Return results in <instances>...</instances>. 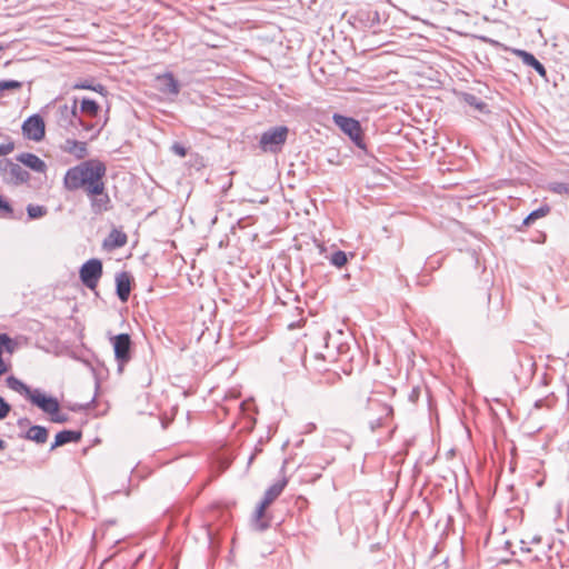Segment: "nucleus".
<instances>
[{
  "label": "nucleus",
  "instance_id": "nucleus-1",
  "mask_svg": "<svg viewBox=\"0 0 569 569\" xmlns=\"http://www.w3.org/2000/svg\"><path fill=\"white\" fill-rule=\"evenodd\" d=\"M106 173L107 168L102 161L90 159L68 169L63 186L69 191L82 189L88 193L104 182Z\"/></svg>",
  "mask_w": 569,
  "mask_h": 569
},
{
  "label": "nucleus",
  "instance_id": "nucleus-2",
  "mask_svg": "<svg viewBox=\"0 0 569 569\" xmlns=\"http://www.w3.org/2000/svg\"><path fill=\"white\" fill-rule=\"evenodd\" d=\"M332 120L339 129L360 149H366L363 130L358 120L339 113L332 116Z\"/></svg>",
  "mask_w": 569,
  "mask_h": 569
},
{
  "label": "nucleus",
  "instance_id": "nucleus-3",
  "mask_svg": "<svg viewBox=\"0 0 569 569\" xmlns=\"http://www.w3.org/2000/svg\"><path fill=\"white\" fill-rule=\"evenodd\" d=\"M288 128L279 126L262 133L259 146L263 152H278L286 143L288 137Z\"/></svg>",
  "mask_w": 569,
  "mask_h": 569
},
{
  "label": "nucleus",
  "instance_id": "nucleus-4",
  "mask_svg": "<svg viewBox=\"0 0 569 569\" xmlns=\"http://www.w3.org/2000/svg\"><path fill=\"white\" fill-rule=\"evenodd\" d=\"M82 283L94 290L102 276V262L99 259H90L82 264L79 271Z\"/></svg>",
  "mask_w": 569,
  "mask_h": 569
},
{
  "label": "nucleus",
  "instance_id": "nucleus-5",
  "mask_svg": "<svg viewBox=\"0 0 569 569\" xmlns=\"http://www.w3.org/2000/svg\"><path fill=\"white\" fill-rule=\"evenodd\" d=\"M90 200V207L94 214H102L112 208L110 196L106 190V183L89 190L86 193Z\"/></svg>",
  "mask_w": 569,
  "mask_h": 569
},
{
  "label": "nucleus",
  "instance_id": "nucleus-6",
  "mask_svg": "<svg viewBox=\"0 0 569 569\" xmlns=\"http://www.w3.org/2000/svg\"><path fill=\"white\" fill-rule=\"evenodd\" d=\"M24 138L33 141H41L46 134V123L39 114H33L24 120L22 124Z\"/></svg>",
  "mask_w": 569,
  "mask_h": 569
},
{
  "label": "nucleus",
  "instance_id": "nucleus-7",
  "mask_svg": "<svg viewBox=\"0 0 569 569\" xmlns=\"http://www.w3.org/2000/svg\"><path fill=\"white\" fill-rule=\"evenodd\" d=\"M28 397L33 405L42 409L48 415L58 411L59 402L56 398L48 397L39 391L28 390Z\"/></svg>",
  "mask_w": 569,
  "mask_h": 569
},
{
  "label": "nucleus",
  "instance_id": "nucleus-8",
  "mask_svg": "<svg viewBox=\"0 0 569 569\" xmlns=\"http://www.w3.org/2000/svg\"><path fill=\"white\" fill-rule=\"evenodd\" d=\"M287 486V480L282 479L281 481H278L277 483L272 485L263 496V499L258 507V517L261 518L266 511V509L281 495L284 487Z\"/></svg>",
  "mask_w": 569,
  "mask_h": 569
},
{
  "label": "nucleus",
  "instance_id": "nucleus-9",
  "mask_svg": "<svg viewBox=\"0 0 569 569\" xmlns=\"http://www.w3.org/2000/svg\"><path fill=\"white\" fill-rule=\"evenodd\" d=\"M128 242V236L120 229H112L103 240L102 247L108 251L121 248Z\"/></svg>",
  "mask_w": 569,
  "mask_h": 569
},
{
  "label": "nucleus",
  "instance_id": "nucleus-10",
  "mask_svg": "<svg viewBox=\"0 0 569 569\" xmlns=\"http://www.w3.org/2000/svg\"><path fill=\"white\" fill-rule=\"evenodd\" d=\"M61 149L64 152L74 156L77 159H83L88 154L87 143L74 139H67Z\"/></svg>",
  "mask_w": 569,
  "mask_h": 569
},
{
  "label": "nucleus",
  "instance_id": "nucleus-11",
  "mask_svg": "<svg viewBox=\"0 0 569 569\" xmlns=\"http://www.w3.org/2000/svg\"><path fill=\"white\" fill-rule=\"evenodd\" d=\"M512 53L520 58L525 64L532 67L542 78H547L546 68L535 58L533 54L520 49H513Z\"/></svg>",
  "mask_w": 569,
  "mask_h": 569
},
{
  "label": "nucleus",
  "instance_id": "nucleus-12",
  "mask_svg": "<svg viewBox=\"0 0 569 569\" xmlns=\"http://www.w3.org/2000/svg\"><path fill=\"white\" fill-rule=\"evenodd\" d=\"M117 295L122 302H126L131 291V277L127 272H121L116 278Z\"/></svg>",
  "mask_w": 569,
  "mask_h": 569
},
{
  "label": "nucleus",
  "instance_id": "nucleus-13",
  "mask_svg": "<svg viewBox=\"0 0 569 569\" xmlns=\"http://www.w3.org/2000/svg\"><path fill=\"white\" fill-rule=\"evenodd\" d=\"M18 160L36 172L43 173L47 170L46 162L33 153H22L18 157Z\"/></svg>",
  "mask_w": 569,
  "mask_h": 569
},
{
  "label": "nucleus",
  "instance_id": "nucleus-14",
  "mask_svg": "<svg viewBox=\"0 0 569 569\" xmlns=\"http://www.w3.org/2000/svg\"><path fill=\"white\" fill-rule=\"evenodd\" d=\"M82 437V433L80 431L74 430H63L56 435L54 442L51 446V450L56 449L57 447L63 446L68 442H78Z\"/></svg>",
  "mask_w": 569,
  "mask_h": 569
},
{
  "label": "nucleus",
  "instance_id": "nucleus-15",
  "mask_svg": "<svg viewBox=\"0 0 569 569\" xmlns=\"http://www.w3.org/2000/svg\"><path fill=\"white\" fill-rule=\"evenodd\" d=\"M111 343L116 356H127L130 350L131 339L129 335L121 333L111 338Z\"/></svg>",
  "mask_w": 569,
  "mask_h": 569
},
{
  "label": "nucleus",
  "instance_id": "nucleus-16",
  "mask_svg": "<svg viewBox=\"0 0 569 569\" xmlns=\"http://www.w3.org/2000/svg\"><path fill=\"white\" fill-rule=\"evenodd\" d=\"M6 171L14 183L26 182L29 173L18 163L8 162Z\"/></svg>",
  "mask_w": 569,
  "mask_h": 569
},
{
  "label": "nucleus",
  "instance_id": "nucleus-17",
  "mask_svg": "<svg viewBox=\"0 0 569 569\" xmlns=\"http://www.w3.org/2000/svg\"><path fill=\"white\" fill-rule=\"evenodd\" d=\"M161 82V91L171 94H178L179 86L171 73H166L158 77Z\"/></svg>",
  "mask_w": 569,
  "mask_h": 569
},
{
  "label": "nucleus",
  "instance_id": "nucleus-18",
  "mask_svg": "<svg viewBox=\"0 0 569 569\" xmlns=\"http://www.w3.org/2000/svg\"><path fill=\"white\" fill-rule=\"evenodd\" d=\"M27 439L37 443H44L48 439V430L41 426H32L27 431Z\"/></svg>",
  "mask_w": 569,
  "mask_h": 569
},
{
  "label": "nucleus",
  "instance_id": "nucleus-19",
  "mask_svg": "<svg viewBox=\"0 0 569 569\" xmlns=\"http://www.w3.org/2000/svg\"><path fill=\"white\" fill-rule=\"evenodd\" d=\"M80 111L89 117H97L100 112V106L91 99H82L80 103Z\"/></svg>",
  "mask_w": 569,
  "mask_h": 569
},
{
  "label": "nucleus",
  "instance_id": "nucleus-20",
  "mask_svg": "<svg viewBox=\"0 0 569 569\" xmlns=\"http://www.w3.org/2000/svg\"><path fill=\"white\" fill-rule=\"evenodd\" d=\"M550 212V207L548 204H542L540 208H538L537 210L532 211L525 220H523V224L525 226H529L530 223H532L533 221H536L537 219H540V218H543L546 217L547 214H549Z\"/></svg>",
  "mask_w": 569,
  "mask_h": 569
},
{
  "label": "nucleus",
  "instance_id": "nucleus-21",
  "mask_svg": "<svg viewBox=\"0 0 569 569\" xmlns=\"http://www.w3.org/2000/svg\"><path fill=\"white\" fill-rule=\"evenodd\" d=\"M17 342L7 335H0V356L3 353H13Z\"/></svg>",
  "mask_w": 569,
  "mask_h": 569
},
{
  "label": "nucleus",
  "instance_id": "nucleus-22",
  "mask_svg": "<svg viewBox=\"0 0 569 569\" xmlns=\"http://www.w3.org/2000/svg\"><path fill=\"white\" fill-rule=\"evenodd\" d=\"M27 211L30 219H38L47 213V209L43 206L34 204L28 206Z\"/></svg>",
  "mask_w": 569,
  "mask_h": 569
},
{
  "label": "nucleus",
  "instance_id": "nucleus-23",
  "mask_svg": "<svg viewBox=\"0 0 569 569\" xmlns=\"http://www.w3.org/2000/svg\"><path fill=\"white\" fill-rule=\"evenodd\" d=\"M330 261L333 266L341 268L348 262V258L343 251L339 250L332 254Z\"/></svg>",
  "mask_w": 569,
  "mask_h": 569
},
{
  "label": "nucleus",
  "instance_id": "nucleus-24",
  "mask_svg": "<svg viewBox=\"0 0 569 569\" xmlns=\"http://www.w3.org/2000/svg\"><path fill=\"white\" fill-rule=\"evenodd\" d=\"M73 89H87L92 90L99 93L104 92V87L102 84L91 86L88 81L78 82L73 86Z\"/></svg>",
  "mask_w": 569,
  "mask_h": 569
},
{
  "label": "nucleus",
  "instance_id": "nucleus-25",
  "mask_svg": "<svg viewBox=\"0 0 569 569\" xmlns=\"http://www.w3.org/2000/svg\"><path fill=\"white\" fill-rule=\"evenodd\" d=\"M22 87V83L17 80L0 81V94L6 90H17Z\"/></svg>",
  "mask_w": 569,
  "mask_h": 569
},
{
  "label": "nucleus",
  "instance_id": "nucleus-26",
  "mask_svg": "<svg viewBox=\"0 0 569 569\" xmlns=\"http://www.w3.org/2000/svg\"><path fill=\"white\" fill-rule=\"evenodd\" d=\"M50 419L53 422L63 423V422L68 421V416L60 411V405H59L58 406V411L52 412L50 415Z\"/></svg>",
  "mask_w": 569,
  "mask_h": 569
},
{
  "label": "nucleus",
  "instance_id": "nucleus-27",
  "mask_svg": "<svg viewBox=\"0 0 569 569\" xmlns=\"http://www.w3.org/2000/svg\"><path fill=\"white\" fill-rule=\"evenodd\" d=\"M10 405L2 397H0V420L7 418L10 413Z\"/></svg>",
  "mask_w": 569,
  "mask_h": 569
},
{
  "label": "nucleus",
  "instance_id": "nucleus-28",
  "mask_svg": "<svg viewBox=\"0 0 569 569\" xmlns=\"http://www.w3.org/2000/svg\"><path fill=\"white\" fill-rule=\"evenodd\" d=\"M8 386L14 390L24 389L28 392V388L18 379L10 377L8 378Z\"/></svg>",
  "mask_w": 569,
  "mask_h": 569
},
{
  "label": "nucleus",
  "instance_id": "nucleus-29",
  "mask_svg": "<svg viewBox=\"0 0 569 569\" xmlns=\"http://www.w3.org/2000/svg\"><path fill=\"white\" fill-rule=\"evenodd\" d=\"M171 150L173 153H176L177 156H179L181 158L187 156V148L179 142H174L171 146Z\"/></svg>",
  "mask_w": 569,
  "mask_h": 569
},
{
  "label": "nucleus",
  "instance_id": "nucleus-30",
  "mask_svg": "<svg viewBox=\"0 0 569 569\" xmlns=\"http://www.w3.org/2000/svg\"><path fill=\"white\" fill-rule=\"evenodd\" d=\"M13 149H14L13 142L2 143V144H0V156L9 154L10 152L13 151Z\"/></svg>",
  "mask_w": 569,
  "mask_h": 569
},
{
  "label": "nucleus",
  "instance_id": "nucleus-31",
  "mask_svg": "<svg viewBox=\"0 0 569 569\" xmlns=\"http://www.w3.org/2000/svg\"><path fill=\"white\" fill-rule=\"evenodd\" d=\"M0 210L7 214H11L12 213V208L11 206L9 204L8 201H6L3 199V197L0 194Z\"/></svg>",
  "mask_w": 569,
  "mask_h": 569
},
{
  "label": "nucleus",
  "instance_id": "nucleus-32",
  "mask_svg": "<svg viewBox=\"0 0 569 569\" xmlns=\"http://www.w3.org/2000/svg\"><path fill=\"white\" fill-rule=\"evenodd\" d=\"M9 369V365L4 361L3 358H0V377L6 373Z\"/></svg>",
  "mask_w": 569,
  "mask_h": 569
},
{
  "label": "nucleus",
  "instance_id": "nucleus-33",
  "mask_svg": "<svg viewBox=\"0 0 569 569\" xmlns=\"http://www.w3.org/2000/svg\"><path fill=\"white\" fill-rule=\"evenodd\" d=\"M79 124L86 130V131H89V130H92L93 129V126L92 124H89V123H86L83 122L82 120L79 121Z\"/></svg>",
  "mask_w": 569,
  "mask_h": 569
},
{
  "label": "nucleus",
  "instance_id": "nucleus-34",
  "mask_svg": "<svg viewBox=\"0 0 569 569\" xmlns=\"http://www.w3.org/2000/svg\"><path fill=\"white\" fill-rule=\"evenodd\" d=\"M471 104L475 106V108L480 111L485 110V108H486V104L483 102L471 103Z\"/></svg>",
  "mask_w": 569,
  "mask_h": 569
},
{
  "label": "nucleus",
  "instance_id": "nucleus-35",
  "mask_svg": "<svg viewBox=\"0 0 569 569\" xmlns=\"http://www.w3.org/2000/svg\"><path fill=\"white\" fill-rule=\"evenodd\" d=\"M71 113H72V116H73V117H76V116H77V101H74V103H73V107H72Z\"/></svg>",
  "mask_w": 569,
  "mask_h": 569
},
{
  "label": "nucleus",
  "instance_id": "nucleus-36",
  "mask_svg": "<svg viewBox=\"0 0 569 569\" xmlns=\"http://www.w3.org/2000/svg\"><path fill=\"white\" fill-rule=\"evenodd\" d=\"M7 447L6 441L0 439V451L4 450Z\"/></svg>",
  "mask_w": 569,
  "mask_h": 569
},
{
  "label": "nucleus",
  "instance_id": "nucleus-37",
  "mask_svg": "<svg viewBox=\"0 0 569 569\" xmlns=\"http://www.w3.org/2000/svg\"><path fill=\"white\" fill-rule=\"evenodd\" d=\"M457 14H460V16H467V13H466V12H463V11H457Z\"/></svg>",
  "mask_w": 569,
  "mask_h": 569
}]
</instances>
